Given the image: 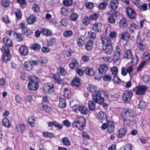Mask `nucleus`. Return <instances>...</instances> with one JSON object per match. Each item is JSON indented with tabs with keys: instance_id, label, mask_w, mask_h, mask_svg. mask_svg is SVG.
Masks as SVG:
<instances>
[{
	"instance_id": "1",
	"label": "nucleus",
	"mask_w": 150,
	"mask_h": 150,
	"mask_svg": "<svg viewBox=\"0 0 150 150\" xmlns=\"http://www.w3.org/2000/svg\"><path fill=\"white\" fill-rule=\"evenodd\" d=\"M30 81L28 83V88L30 91H35L38 89L39 85L38 82L40 81L39 79L35 76H30Z\"/></svg>"
},
{
	"instance_id": "2",
	"label": "nucleus",
	"mask_w": 150,
	"mask_h": 150,
	"mask_svg": "<svg viewBox=\"0 0 150 150\" xmlns=\"http://www.w3.org/2000/svg\"><path fill=\"white\" fill-rule=\"evenodd\" d=\"M134 110L130 108H123L122 109L121 115L123 120L125 121H132Z\"/></svg>"
},
{
	"instance_id": "3",
	"label": "nucleus",
	"mask_w": 150,
	"mask_h": 150,
	"mask_svg": "<svg viewBox=\"0 0 150 150\" xmlns=\"http://www.w3.org/2000/svg\"><path fill=\"white\" fill-rule=\"evenodd\" d=\"M86 120L83 117L76 118L72 124L74 127H76L80 130L83 129L85 126Z\"/></svg>"
},
{
	"instance_id": "4",
	"label": "nucleus",
	"mask_w": 150,
	"mask_h": 150,
	"mask_svg": "<svg viewBox=\"0 0 150 150\" xmlns=\"http://www.w3.org/2000/svg\"><path fill=\"white\" fill-rule=\"evenodd\" d=\"M148 87L144 85L137 86L133 89V91L138 95H142L145 94Z\"/></svg>"
},
{
	"instance_id": "5",
	"label": "nucleus",
	"mask_w": 150,
	"mask_h": 150,
	"mask_svg": "<svg viewBox=\"0 0 150 150\" xmlns=\"http://www.w3.org/2000/svg\"><path fill=\"white\" fill-rule=\"evenodd\" d=\"M101 93L100 91H98L93 94V100L94 102L100 105H102L104 102V99L101 95Z\"/></svg>"
},
{
	"instance_id": "6",
	"label": "nucleus",
	"mask_w": 150,
	"mask_h": 150,
	"mask_svg": "<svg viewBox=\"0 0 150 150\" xmlns=\"http://www.w3.org/2000/svg\"><path fill=\"white\" fill-rule=\"evenodd\" d=\"M1 51L2 53H4L3 58V62H5L10 60L11 58V55L8 47L7 46H3V49L1 50Z\"/></svg>"
},
{
	"instance_id": "7",
	"label": "nucleus",
	"mask_w": 150,
	"mask_h": 150,
	"mask_svg": "<svg viewBox=\"0 0 150 150\" xmlns=\"http://www.w3.org/2000/svg\"><path fill=\"white\" fill-rule=\"evenodd\" d=\"M54 86L51 82L45 83L44 85L43 89L45 92L48 94H50L54 91Z\"/></svg>"
},
{
	"instance_id": "8",
	"label": "nucleus",
	"mask_w": 150,
	"mask_h": 150,
	"mask_svg": "<svg viewBox=\"0 0 150 150\" xmlns=\"http://www.w3.org/2000/svg\"><path fill=\"white\" fill-rule=\"evenodd\" d=\"M120 49L119 47L117 46L113 56V60L114 62H116L119 59L120 55Z\"/></svg>"
},
{
	"instance_id": "9",
	"label": "nucleus",
	"mask_w": 150,
	"mask_h": 150,
	"mask_svg": "<svg viewBox=\"0 0 150 150\" xmlns=\"http://www.w3.org/2000/svg\"><path fill=\"white\" fill-rule=\"evenodd\" d=\"M133 93L131 92L128 91H125L122 95V99L123 100L126 101H129L130 100L132 97Z\"/></svg>"
},
{
	"instance_id": "10",
	"label": "nucleus",
	"mask_w": 150,
	"mask_h": 150,
	"mask_svg": "<svg viewBox=\"0 0 150 150\" xmlns=\"http://www.w3.org/2000/svg\"><path fill=\"white\" fill-rule=\"evenodd\" d=\"M101 41L103 46H107L112 45V42L111 40L108 38L105 37L101 38Z\"/></svg>"
},
{
	"instance_id": "11",
	"label": "nucleus",
	"mask_w": 150,
	"mask_h": 150,
	"mask_svg": "<svg viewBox=\"0 0 150 150\" xmlns=\"http://www.w3.org/2000/svg\"><path fill=\"white\" fill-rule=\"evenodd\" d=\"M18 51L21 55L24 56L27 55L28 53V47L24 45H22L20 47Z\"/></svg>"
},
{
	"instance_id": "12",
	"label": "nucleus",
	"mask_w": 150,
	"mask_h": 150,
	"mask_svg": "<svg viewBox=\"0 0 150 150\" xmlns=\"http://www.w3.org/2000/svg\"><path fill=\"white\" fill-rule=\"evenodd\" d=\"M103 49L106 54H111L113 51L112 45L107 46H103Z\"/></svg>"
},
{
	"instance_id": "13",
	"label": "nucleus",
	"mask_w": 150,
	"mask_h": 150,
	"mask_svg": "<svg viewBox=\"0 0 150 150\" xmlns=\"http://www.w3.org/2000/svg\"><path fill=\"white\" fill-rule=\"evenodd\" d=\"M126 13L130 18L134 19L135 17V13L134 11L132 8L129 7L126 9Z\"/></svg>"
},
{
	"instance_id": "14",
	"label": "nucleus",
	"mask_w": 150,
	"mask_h": 150,
	"mask_svg": "<svg viewBox=\"0 0 150 150\" xmlns=\"http://www.w3.org/2000/svg\"><path fill=\"white\" fill-rule=\"evenodd\" d=\"M52 77L54 81L58 84H62L64 83L63 80L61 78L60 76L58 74H53Z\"/></svg>"
},
{
	"instance_id": "15",
	"label": "nucleus",
	"mask_w": 150,
	"mask_h": 150,
	"mask_svg": "<svg viewBox=\"0 0 150 150\" xmlns=\"http://www.w3.org/2000/svg\"><path fill=\"white\" fill-rule=\"evenodd\" d=\"M108 67L106 64H102L98 68V71L101 74H105L107 71Z\"/></svg>"
},
{
	"instance_id": "16",
	"label": "nucleus",
	"mask_w": 150,
	"mask_h": 150,
	"mask_svg": "<svg viewBox=\"0 0 150 150\" xmlns=\"http://www.w3.org/2000/svg\"><path fill=\"white\" fill-rule=\"evenodd\" d=\"M102 26V24L100 23H95L93 24L92 28L95 31L97 32H100L101 30Z\"/></svg>"
},
{
	"instance_id": "17",
	"label": "nucleus",
	"mask_w": 150,
	"mask_h": 150,
	"mask_svg": "<svg viewBox=\"0 0 150 150\" xmlns=\"http://www.w3.org/2000/svg\"><path fill=\"white\" fill-rule=\"evenodd\" d=\"M119 36L120 38L123 40H127L130 37L129 33L126 32H122Z\"/></svg>"
},
{
	"instance_id": "18",
	"label": "nucleus",
	"mask_w": 150,
	"mask_h": 150,
	"mask_svg": "<svg viewBox=\"0 0 150 150\" xmlns=\"http://www.w3.org/2000/svg\"><path fill=\"white\" fill-rule=\"evenodd\" d=\"M78 108L80 112L82 114L87 115L89 112L88 108L84 106H79Z\"/></svg>"
},
{
	"instance_id": "19",
	"label": "nucleus",
	"mask_w": 150,
	"mask_h": 150,
	"mask_svg": "<svg viewBox=\"0 0 150 150\" xmlns=\"http://www.w3.org/2000/svg\"><path fill=\"white\" fill-rule=\"evenodd\" d=\"M118 5L117 0H113L112 1H111L110 3V7L113 10H116L117 8Z\"/></svg>"
},
{
	"instance_id": "20",
	"label": "nucleus",
	"mask_w": 150,
	"mask_h": 150,
	"mask_svg": "<svg viewBox=\"0 0 150 150\" xmlns=\"http://www.w3.org/2000/svg\"><path fill=\"white\" fill-rule=\"evenodd\" d=\"M41 33L46 36H50L52 34V31L51 30L44 28L41 29Z\"/></svg>"
},
{
	"instance_id": "21",
	"label": "nucleus",
	"mask_w": 150,
	"mask_h": 150,
	"mask_svg": "<svg viewBox=\"0 0 150 150\" xmlns=\"http://www.w3.org/2000/svg\"><path fill=\"white\" fill-rule=\"evenodd\" d=\"M72 85L73 86L78 87L81 84L80 79L79 78L75 77L71 81Z\"/></svg>"
},
{
	"instance_id": "22",
	"label": "nucleus",
	"mask_w": 150,
	"mask_h": 150,
	"mask_svg": "<svg viewBox=\"0 0 150 150\" xmlns=\"http://www.w3.org/2000/svg\"><path fill=\"white\" fill-rule=\"evenodd\" d=\"M133 55L131 51L128 50L125 52L123 55L124 58L126 59H130L132 58Z\"/></svg>"
},
{
	"instance_id": "23",
	"label": "nucleus",
	"mask_w": 150,
	"mask_h": 150,
	"mask_svg": "<svg viewBox=\"0 0 150 150\" xmlns=\"http://www.w3.org/2000/svg\"><path fill=\"white\" fill-rule=\"evenodd\" d=\"M24 66L28 71H30L33 69V66L30 61H25L24 63Z\"/></svg>"
},
{
	"instance_id": "24",
	"label": "nucleus",
	"mask_w": 150,
	"mask_h": 150,
	"mask_svg": "<svg viewBox=\"0 0 150 150\" xmlns=\"http://www.w3.org/2000/svg\"><path fill=\"white\" fill-rule=\"evenodd\" d=\"M114 126L113 123L112 121H108L107 131L109 133L112 132L114 130Z\"/></svg>"
},
{
	"instance_id": "25",
	"label": "nucleus",
	"mask_w": 150,
	"mask_h": 150,
	"mask_svg": "<svg viewBox=\"0 0 150 150\" xmlns=\"http://www.w3.org/2000/svg\"><path fill=\"white\" fill-rule=\"evenodd\" d=\"M21 32L23 34L26 36H28L33 33V32L27 27L24 30L23 29Z\"/></svg>"
},
{
	"instance_id": "26",
	"label": "nucleus",
	"mask_w": 150,
	"mask_h": 150,
	"mask_svg": "<svg viewBox=\"0 0 150 150\" xmlns=\"http://www.w3.org/2000/svg\"><path fill=\"white\" fill-rule=\"evenodd\" d=\"M93 47V42L92 41H89L86 43L85 48L88 51L91 50Z\"/></svg>"
},
{
	"instance_id": "27",
	"label": "nucleus",
	"mask_w": 150,
	"mask_h": 150,
	"mask_svg": "<svg viewBox=\"0 0 150 150\" xmlns=\"http://www.w3.org/2000/svg\"><path fill=\"white\" fill-rule=\"evenodd\" d=\"M59 106L62 108H64L66 107V102L64 99L62 98H59Z\"/></svg>"
},
{
	"instance_id": "28",
	"label": "nucleus",
	"mask_w": 150,
	"mask_h": 150,
	"mask_svg": "<svg viewBox=\"0 0 150 150\" xmlns=\"http://www.w3.org/2000/svg\"><path fill=\"white\" fill-rule=\"evenodd\" d=\"M84 72L86 74L90 76H92L94 73L93 69L89 67H86L84 70Z\"/></svg>"
},
{
	"instance_id": "29",
	"label": "nucleus",
	"mask_w": 150,
	"mask_h": 150,
	"mask_svg": "<svg viewBox=\"0 0 150 150\" xmlns=\"http://www.w3.org/2000/svg\"><path fill=\"white\" fill-rule=\"evenodd\" d=\"M98 116L100 119L101 120H107L108 117L106 114L102 111H100L98 113Z\"/></svg>"
},
{
	"instance_id": "30",
	"label": "nucleus",
	"mask_w": 150,
	"mask_h": 150,
	"mask_svg": "<svg viewBox=\"0 0 150 150\" xmlns=\"http://www.w3.org/2000/svg\"><path fill=\"white\" fill-rule=\"evenodd\" d=\"M119 24L121 27L126 28L127 25L126 19L125 18H122L120 20Z\"/></svg>"
},
{
	"instance_id": "31",
	"label": "nucleus",
	"mask_w": 150,
	"mask_h": 150,
	"mask_svg": "<svg viewBox=\"0 0 150 150\" xmlns=\"http://www.w3.org/2000/svg\"><path fill=\"white\" fill-rule=\"evenodd\" d=\"M146 103L143 100H141L139 101V103L138 105V108L141 110H143L146 108Z\"/></svg>"
},
{
	"instance_id": "32",
	"label": "nucleus",
	"mask_w": 150,
	"mask_h": 150,
	"mask_svg": "<svg viewBox=\"0 0 150 150\" xmlns=\"http://www.w3.org/2000/svg\"><path fill=\"white\" fill-rule=\"evenodd\" d=\"M65 91L64 94V96L65 98H66L69 99L71 97V94L70 91L67 88H64Z\"/></svg>"
},
{
	"instance_id": "33",
	"label": "nucleus",
	"mask_w": 150,
	"mask_h": 150,
	"mask_svg": "<svg viewBox=\"0 0 150 150\" xmlns=\"http://www.w3.org/2000/svg\"><path fill=\"white\" fill-rule=\"evenodd\" d=\"M79 63L77 61L74 59L72 60L71 62L69 64V66L71 69H73L74 68L77 67Z\"/></svg>"
},
{
	"instance_id": "34",
	"label": "nucleus",
	"mask_w": 150,
	"mask_h": 150,
	"mask_svg": "<svg viewBox=\"0 0 150 150\" xmlns=\"http://www.w3.org/2000/svg\"><path fill=\"white\" fill-rule=\"evenodd\" d=\"M62 142L64 145L66 146H69L71 143L69 139L67 137H64L61 139Z\"/></svg>"
},
{
	"instance_id": "35",
	"label": "nucleus",
	"mask_w": 150,
	"mask_h": 150,
	"mask_svg": "<svg viewBox=\"0 0 150 150\" xmlns=\"http://www.w3.org/2000/svg\"><path fill=\"white\" fill-rule=\"evenodd\" d=\"M143 61H146L150 60V53L147 51L145 52L143 55Z\"/></svg>"
},
{
	"instance_id": "36",
	"label": "nucleus",
	"mask_w": 150,
	"mask_h": 150,
	"mask_svg": "<svg viewBox=\"0 0 150 150\" xmlns=\"http://www.w3.org/2000/svg\"><path fill=\"white\" fill-rule=\"evenodd\" d=\"M28 122L29 125L32 127H33L35 126V120L33 118V116H30L28 118Z\"/></svg>"
},
{
	"instance_id": "37",
	"label": "nucleus",
	"mask_w": 150,
	"mask_h": 150,
	"mask_svg": "<svg viewBox=\"0 0 150 150\" xmlns=\"http://www.w3.org/2000/svg\"><path fill=\"white\" fill-rule=\"evenodd\" d=\"M41 48L40 45L38 43L33 44L30 47V48L34 50H38Z\"/></svg>"
},
{
	"instance_id": "38",
	"label": "nucleus",
	"mask_w": 150,
	"mask_h": 150,
	"mask_svg": "<svg viewBox=\"0 0 150 150\" xmlns=\"http://www.w3.org/2000/svg\"><path fill=\"white\" fill-rule=\"evenodd\" d=\"M2 123L3 125L7 127H10V124L9 121L8 119L6 117L2 120Z\"/></svg>"
},
{
	"instance_id": "39",
	"label": "nucleus",
	"mask_w": 150,
	"mask_h": 150,
	"mask_svg": "<svg viewBox=\"0 0 150 150\" xmlns=\"http://www.w3.org/2000/svg\"><path fill=\"white\" fill-rule=\"evenodd\" d=\"M88 106L90 110L93 111L95 108L96 104L92 101H90L88 103Z\"/></svg>"
},
{
	"instance_id": "40",
	"label": "nucleus",
	"mask_w": 150,
	"mask_h": 150,
	"mask_svg": "<svg viewBox=\"0 0 150 150\" xmlns=\"http://www.w3.org/2000/svg\"><path fill=\"white\" fill-rule=\"evenodd\" d=\"M42 135L45 138H52L54 137V135L52 133L47 132H43Z\"/></svg>"
},
{
	"instance_id": "41",
	"label": "nucleus",
	"mask_w": 150,
	"mask_h": 150,
	"mask_svg": "<svg viewBox=\"0 0 150 150\" xmlns=\"http://www.w3.org/2000/svg\"><path fill=\"white\" fill-rule=\"evenodd\" d=\"M36 18L33 16H30L27 19V21L29 24H32L35 23L36 20Z\"/></svg>"
},
{
	"instance_id": "42",
	"label": "nucleus",
	"mask_w": 150,
	"mask_h": 150,
	"mask_svg": "<svg viewBox=\"0 0 150 150\" xmlns=\"http://www.w3.org/2000/svg\"><path fill=\"white\" fill-rule=\"evenodd\" d=\"M76 42L79 47H82L85 44L84 40L80 37H79L77 39Z\"/></svg>"
},
{
	"instance_id": "43",
	"label": "nucleus",
	"mask_w": 150,
	"mask_h": 150,
	"mask_svg": "<svg viewBox=\"0 0 150 150\" xmlns=\"http://www.w3.org/2000/svg\"><path fill=\"white\" fill-rule=\"evenodd\" d=\"M73 34L72 31L71 30H67L64 31L63 35L65 37H69L71 36Z\"/></svg>"
},
{
	"instance_id": "44",
	"label": "nucleus",
	"mask_w": 150,
	"mask_h": 150,
	"mask_svg": "<svg viewBox=\"0 0 150 150\" xmlns=\"http://www.w3.org/2000/svg\"><path fill=\"white\" fill-rule=\"evenodd\" d=\"M16 127L17 130H19L20 129L22 132H23L25 130V126L24 124H22L17 125Z\"/></svg>"
},
{
	"instance_id": "45",
	"label": "nucleus",
	"mask_w": 150,
	"mask_h": 150,
	"mask_svg": "<svg viewBox=\"0 0 150 150\" xmlns=\"http://www.w3.org/2000/svg\"><path fill=\"white\" fill-rule=\"evenodd\" d=\"M138 28V26L135 23H132L130 25L129 30L132 32L137 30Z\"/></svg>"
},
{
	"instance_id": "46",
	"label": "nucleus",
	"mask_w": 150,
	"mask_h": 150,
	"mask_svg": "<svg viewBox=\"0 0 150 150\" xmlns=\"http://www.w3.org/2000/svg\"><path fill=\"white\" fill-rule=\"evenodd\" d=\"M7 33H8V35L10 37L13 39L16 38V36L17 35V33L16 32L13 31H8Z\"/></svg>"
},
{
	"instance_id": "47",
	"label": "nucleus",
	"mask_w": 150,
	"mask_h": 150,
	"mask_svg": "<svg viewBox=\"0 0 150 150\" xmlns=\"http://www.w3.org/2000/svg\"><path fill=\"white\" fill-rule=\"evenodd\" d=\"M87 89L90 91L95 93L97 87L94 85L89 84L87 87Z\"/></svg>"
},
{
	"instance_id": "48",
	"label": "nucleus",
	"mask_w": 150,
	"mask_h": 150,
	"mask_svg": "<svg viewBox=\"0 0 150 150\" xmlns=\"http://www.w3.org/2000/svg\"><path fill=\"white\" fill-rule=\"evenodd\" d=\"M125 130L123 128H121L119 130V133L118 135V137L121 138L125 135Z\"/></svg>"
},
{
	"instance_id": "49",
	"label": "nucleus",
	"mask_w": 150,
	"mask_h": 150,
	"mask_svg": "<svg viewBox=\"0 0 150 150\" xmlns=\"http://www.w3.org/2000/svg\"><path fill=\"white\" fill-rule=\"evenodd\" d=\"M90 22V20L87 16L85 17L82 20V23L86 25H87Z\"/></svg>"
},
{
	"instance_id": "50",
	"label": "nucleus",
	"mask_w": 150,
	"mask_h": 150,
	"mask_svg": "<svg viewBox=\"0 0 150 150\" xmlns=\"http://www.w3.org/2000/svg\"><path fill=\"white\" fill-rule=\"evenodd\" d=\"M63 4L67 6H71L72 4V0H63Z\"/></svg>"
},
{
	"instance_id": "51",
	"label": "nucleus",
	"mask_w": 150,
	"mask_h": 150,
	"mask_svg": "<svg viewBox=\"0 0 150 150\" xmlns=\"http://www.w3.org/2000/svg\"><path fill=\"white\" fill-rule=\"evenodd\" d=\"M32 9L35 13H38L40 11L39 6L37 4H33Z\"/></svg>"
},
{
	"instance_id": "52",
	"label": "nucleus",
	"mask_w": 150,
	"mask_h": 150,
	"mask_svg": "<svg viewBox=\"0 0 150 150\" xmlns=\"http://www.w3.org/2000/svg\"><path fill=\"white\" fill-rule=\"evenodd\" d=\"M78 18V15L76 13H73L70 16V19L72 21H75Z\"/></svg>"
},
{
	"instance_id": "53",
	"label": "nucleus",
	"mask_w": 150,
	"mask_h": 150,
	"mask_svg": "<svg viewBox=\"0 0 150 150\" xmlns=\"http://www.w3.org/2000/svg\"><path fill=\"white\" fill-rule=\"evenodd\" d=\"M131 149V145L129 144H127L124 147L121 148L120 150H132Z\"/></svg>"
},
{
	"instance_id": "54",
	"label": "nucleus",
	"mask_w": 150,
	"mask_h": 150,
	"mask_svg": "<svg viewBox=\"0 0 150 150\" xmlns=\"http://www.w3.org/2000/svg\"><path fill=\"white\" fill-rule=\"evenodd\" d=\"M1 3L2 6L4 7H8L10 5L9 1L7 0H2Z\"/></svg>"
},
{
	"instance_id": "55",
	"label": "nucleus",
	"mask_w": 150,
	"mask_h": 150,
	"mask_svg": "<svg viewBox=\"0 0 150 150\" xmlns=\"http://www.w3.org/2000/svg\"><path fill=\"white\" fill-rule=\"evenodd\" d=\"M139 8L141 11H146L147 9V5L145 4L141 5Z\"/></svg>"
},
{
	"instance_id": "56",
	"label": "nucleus",
	"mask_w": 150,
	"mask_h": 150,
	"mask_svg": "<svg viewBox=\"0 0 150 150\" xmlns=\"http://www.w3.org/2000/svg\"><path fill=\"white\" fill-rule=\"evenodd\" d=\"M53 124L54 126L57 127L59 129H61L63 128L62 125L58 123L55 121H54Z\"/></svg>"
},
{
	"instance_id": "57",
	"label": "nucleus",
	"mask_w": 150,
	"mask_h": 150,
	"mask_svg": "<svg viewBox=\"0 0 150 150\" xmlns=\"http://www.w3.org/2000/svg\"><path fill=\"white\" fill-rule=\"evenodd\" d=\"M88 37L90 39H93L96 38V34L94 32L90 31L88 32Z\"/></svg>"
},
{
	"instance_id": "58",
	"label": "nucleus",
	"mask_w": 150,
	"mask_h": 150,
	"mask_svg": "<svg viewBox=\"0 0 150 150\" xmlns=\"http://www.w3.org/2000/svg\"><path fill=\"white\" fill-rule=\"evenodd\" d=\"M61 13L63 15H67L68 14V10L65 8L62 7L61 9Z\"/></svg>"
},
{
	"instance_id": "59",
	"label": "nucleus",
	"mask_w": 150,
	"mask_h": 150,
	"mask_svg": "<svg viewBox=\"0 0 150 150\" xmlns=\"http://www.w3.org/2000/svg\"><path fill=\"white\" fill-rule=\"evenodd\" d=\"M143 80L146 83H149L150 81V79L149 75L146 74L143 77Z\"/></svg>"
},
{
	"instance_id": "60",
	"label": "nucleus",
	"mask_w": 150,
	"mask_h": 150,
	"mask_svg": "<svg viewBox=\"0 0 150 150\" xmlns=\"http://www.w3.org/2000/svg\"><path fill=\"white\" fill-rule=\"evenodd\" d=\"M107 4L105 2H103L100 4L99 5V8L100 9H104L106 8Z\"/></svg>"
},
{
	"instance_id": "61",
	"label": "nucleus",
	"mask_w": 150,
	"mask_h": 150,
	"mask_svg": "<svg viewBox=\"0 0 150 150\" xmlns=\"http://www.w3.org/2000/svg\"><path fill=\"white\" fill-rule=\"evenodd\" d=\"M15 14L18 19H20L22 17V14L20 10H17L15 12Z\"/></svg>"
},
{
	"instance_id": "62",
	"label": "nucleus",
	"mask_w": 150,
	"mask_h": 150,
	"mask_svg": "<svg viewBox=\"0 0 150 150\" xmlns=\"http://www.w3.org/2000/svg\"><path fill=\"white\" fill-rule=\"evenodd\" d=\"M99 15L97 13H93L91 15L90 17L92 20H96L98 17Z\"/></svg>"
},
{
	"instance_id": "63",
	"label": "nucleus",
	"mask_w": 150,
	"mask_h": 150,
	"mask_svg": "<svg viewBox=\"0 0 150 150\" xmlns=\"http://www.w3.org/2000/svg\"><path fill=\"white\" fill-rule=\"evenodd\" d=\"M58 71L59 72V73L61 75L63 76H65L67 74L66 71L62 67L59 69Z\"/></svg>"
},
{
	"instance_id": "64",
	"label": "nucleus",
	"mask_w": 150,
	"mask_h": 150,
	"mask_svg": "<svg viewBox=\"0 0 150 150\" xmlns=\"http://www.w3.org/2000/svg\"><path fill=\"white\" fill-rule=\"evenodd\" d=\"M23 36L21 34L19 33L17 34L16 36V38H17L18 41L20 42L23 40Z\"/></svg>"
}]
</instances>
